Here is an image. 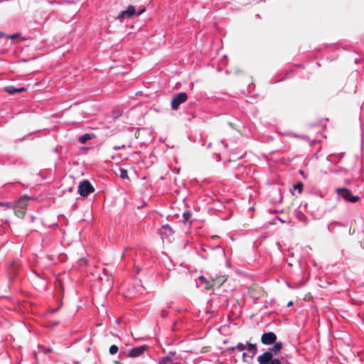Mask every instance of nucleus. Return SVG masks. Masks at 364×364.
Returning a JSON list of instances; mask_svg holds the SVG:
<instances>
[{
    "label": "nucleus",
    "mask_w": 364,
    "mask_h": 364,
    "mask_svg": "<svg viewBox=\"0 0 364 364\" xmlns=\"http://www.w3.org/2000/svg\"><path fill=\"white\" fill-rule=\"evenodd\" d=\"M161 316L163 317V318H166L167 316H168V311H166V310H162L161 311Z\"/></svg>",
    "instance_id": "obj_25"
},
{
    "label": "nucleus",
    "mask_w": 364,
    "mask_h": 364,
    "mask_svg": "<svg viewBox=\"0 0 364 364\" xmlns=\"http://www.w3.org/2000/svg\"><path fill=\"white\" fill-rule=\"evenodd\" d=\"M139 133H140V130H139V129H138L135 132V133H134V136H135V138H136V139H139Z\"/></svg>",
    "instance_id": "obj_27"
},
{
    "label": "nucleus",
    "mask_w": 364,
    "mask_h": 364,
    "mask_svg": "<svg viewBox=\"0 0 364 364\" xmlns=\"http://www.w3.org/2000/svg\"><path fill=\"white\" fill-rule=\"evenodd\" d=\"M4 91L8 92L9 94H11V95H14L16 93H19V92H25L27 90V89L24 87H19V88H16L13 85H8V86H6L4 87Z\"/></svg>",
    "instance_id": "obj_11"
},
{
    "label": "nucleus",
    "mask_w": 364,
    "mask_h": 364,
    "mask_svg": "<svg viewBox=\"0 0 364 364\" xmlns=\"http://www.w3.org/2000/svg\"><path fill=\"white\" fill-rule=\"evenodd\" d=\"M292 304H293L292 301H289V302L288 303V306H291Z\"/></svg>",
    "instance_id": "obj_32"
},
{
    "label": "nucleus",
    "mask_w": 364,
    "mask_h": 364,
    "mask_svg": "<svg viewBox=\"0 0 364 364\" xmlns=\"http://www.w3.org/2000/svg\"><path fill=\"white\" fill-rule=\"evenodd\" d=\"M103 272H104V274H106V273H107L106 269H104Z\"/></svg>",
    "instance_id": "obj_34"
},
{
    "label": "nucleus",
    "mask_w": 364,
    "mask_h": 364,
    "mask_svg": "<svg viewBox=\"0 0 364 364\" xmlns=\"http://www.w3.org/2000/svg\"><path fill=\"white\" fill-rule=\"evenodd\" d=\"M144 11H145V9H143L142 10L139 11L137 13V14H136V15H137V16L141 15L143 12H144Z\"/></svg>",
    "instance_id": "obj_30"
},
{
    "label": "nucleus",
    "mask_w": 364,
    "mask_h": 364,
    "mask_svg": "<svg viewBox=\"0 0 364 364\" xmlns=\"http://www.w3.org/2000/svg\"><path fill=\"white\" fill-rule=\"evenodd\" d=\"M198 280L203 284L206 290L212 289L211 277L209 279L205 278L204 276L198 277Z\"/></svg>",
    "instance_id": "obj_14"
},
{
    "label": "nucleus",
    "mask_w": 364,
    "mask_h": 364,
    "mask_svg": "<svg viewBox=\"0 0 364 364\" xmlns=\"http://www.w3.org/2000/svg\"><path fill=\"white\" fill-rule=\"evenodd\" d=\"M58 323H59L58 321V322H55V323H54V325H58Z\"/></svg>",
    "instance_id": "obj_37"
},
{
    "label": "nucleus",
    "mask_w": 364,
    "mask_h": 364,
    "mask_svg": "<svg viewBox=\"0 0 364 364\" xmlns=\"http://www.w3.org/2000/svg\"><path fill=\"white\" fill-rule=\"evenodd\" d=\"M248 294L254 300L255 303H257L259 299L267 295L263 288L257 284H252L249 287Z\"/></svg>",
    "instance_id": "obj_3"
},
{
    "label": "nucleus",
    "mask_w": 364,
    "mask_h": 364,
    "mask_svg": "<svg viewBox=\"0 0 364 364\" xmlns=\"http://www.w3.org/2000/svg\"><path fill=\"white\" fill-rule=\"evenodd\" d=\"M118 351V347L116 345H112L109 347V352L110 354L113 355L117 353Z\"/></svg>",
    "instance_id": "obj_19"
},
{
    "label": "nucleus",
    "mask_w": 364,
    "mask_h": 364,
    "mask_svg": "<svg viewBox=\"0 0 364 364\" xmlns=\"http://www.w3.org/2000/svg\"><path fill=\"white\" fill-rule=\"evenodd\" d=\"M273 344L272 348L257 357L259 364H268L271 360H274L273 357L277 355L283 348V343L281 342H275Z\"/></svg>",
    "instance_id": "obj_1"
},
{
    "label": "nucleus",
    "mask_w": 364,
    "mask_h": 364,
    "mask_svg": "<svg viewBox=\"0 0 364 364\" xmlns=\"http://www.w3.org/2000/svg\"><path fill=\"white\" fill-rule=\"evenodd\" d=\"M277 335L273 332L264 333L261 336V342L264 345H271L276 342Z\"/></svg>",
    "instance_id": "obj_7"
},
{
    "label": "nucleus",
    "mask_w": 364,
    "mask_h": 364,
    "mask_svg": "<svg viewBox=\"0 0 364 364\" xmlns=\"http://www.w3.org/2000/svg\"><path fill=\"white\" fill-rule=\"evenodd\" d=\"M91 139H92V134H85L82 135L80 137L79 141H80V143L84 144L87 141H88V140H90Z\"/></svg>",
    "instance_id": "obj_18"
},
{
    "label": "nucleus",
    "mask_w": 364,
    "mask_h": 364,
    "mask_svg": "<svg viewBox=\"0 0 364 364\" xmlns=\"http://www.w3.org/2000/svg\"><path fill=\"white\" fill-rule=\"evenodd\" d=\"M95 191V188L89 181L85 180L79 183L78 193L81 196L86 197Z\"/></svg>",
    "instance_id": "obj_4"
},
{
    "label": "nucleus",
    "mask_w": 364,
    "mask_h": 364,
    "mask_svg": "<svg viewBox=\"0 0 364 364\" xmlns=\"http://www.w3.org/2000/svg\"><path fill=\"white\" fill-rule=\"evenodd\" d=\"M302 188H303V183L301 182H299L296 185L294 186V188L295 190H298L299 193H301Z\"/></svg>",
    "instance_id": "obj_20"
},
{
    "label": "nucleus",
    "mask_w": 364,
    "mask_h": 364,
    "mask_svg": "<svg viewBox=\"0 0 364 364\" xmlns=\"http://www.w3.org/2000/svg\"><path fill=\"white\" fill-rule=\"evenodd\" d=\"M335 192L338 196H340L345 201L348 203H355L360 200V197L358 196L353 195L351 191L346 188H336L335 189Z\"/></svg>",
    "instance_id": "obj_2"
},
{
    "label": "nucleus",
    "mask_w": 364,
    "mask_h": 364,
    "mask_svg": "<svg viewBox=\"0 0 364 364\" xmlns=\"http://www.w3.org/2000/svg\"><path fill=\"white\" fill-rule=\"evenodd\" d=\"M120 177L122 178H128L127 171L125 170V169H121L120 170Z\"/></svg>",
    "instance_id": "obj_22"
},
{
    "label": "nucleus",
    "mask_w": 364,
    "mask_h": 364,
    "mask_svg": "<svg viewBox=\"0 0 364 364\" xmlns=\"http://www.w3.org/2000/svg\"><path fill=\"white\" fill-rule=\"evenodd\" d=\"M183 217L184 219V222L188 221L191 217V213L189 211L184 212L183 214Z\"/></svg>",
    "instance_id": "obj_23"
},
{
    "label": "nucleus",
    "mask_w": 364,
    "mask_h": 364,
    "mask_svg": "<svg viewBox=\"0 0 364 364\" xmlns=\"http://www.w3.org/2000/svg\"><path fill=\"white\" fill-rule=\"evenodd\" d=\"M136 14L135 7L129 5L127 10L122 11L117 16V19H123L124 18H130Z\"/></svg>",
    "instance_id": "obj_10"
},
{
    "label": "nucleus",
    "mask_w": 364,
    "mask_h": 364,
    "mask_svg": "<svg viewBox=\"0 0 364 364\" xmlns=\"http://www.w3.org/2000/svg\"><path fill=\"white\" fill-rule=\"evenodd\" d=\"M28 198L26 196L21 197L16 202V205L20 208H23L26 210L28 206Z\"/></svg>",
    "instance_id": "obj_15"
},
{
    "label": "nucleus",
    "mask_w": 364,
    "mask_h": 364,
    "mask_svg": "<svg viewBox=\"0 0 364 364\" xmlns=\"http://www.w3.org/2000/svg\"><path fill=\"white\" fill-rule=\"evenodd\" d=\"M188 100V95L186 92L177 93L171 100V107L173 110H176L178 107Z\"/></svg>",
    "instance_id": "obj_5"
},
{
    "label": "nucleus",
    "mask_w": 364,
    "mask_h": 364,
    "mask_svg": "<svg viewBox=\"0 0 364 364\" xmlns=\"http://www.w3.org/2000/svg\"><path fill=\"white\" fill-rule=\"evenodd\" d=\"M159 364H178L176 362H174L171 355H166L164 358H162L160 360Z\"/></svg>",
    "instance_id": "obj_17"
},
{
    "label": "nucleus",
    "mask_w": 364,
    "mask_h": 364,
    "mask_svg": "<svg viewBox=\"0 0 364 364\" xmlns=\"http://www.w3.org/2000/svg\"><path fill=\"white\" fill-rule=\"evenodd\" d=\"M235 350H236L235 346H231V347L228 348V351H229V352H233Z\"/></svg>",
    "instance_id": "obj_28"
},
{
    "label": "nucleus",
    "mask_w": 364,
    "mask_h": 364,
    "mask_svg": "<svg viewBox=\"0 0 364 364\" xmlns=\"http://www.w3.org/2000/svg\"><path fill=\"white\" fill-rule=\"evenodd\" d=\"M126 146L125 144H122V146L114 147L115 149H119L120 148H124Z\"/></svg>",
    "instance_id": "obj_29"
},
{
    "label": "nucleus",
    "mask_w": 364,
    "mask_h": 364,
    "mask_svg": "<svg viewBox=\"0 0 364 364\" xmlns=\"http://www.w3.org/2000/svg\"><path fill=\"white\" fill-rule=\"evenodd\" d=\"M56 311H57V309H53V310L51 311V312L54 313V312H55Z\"/></svg>",
    "instance_id": "obj_35"
},
{
    "label": "nucleus",
    "mask_w": 364,
    "mask_h": 364,
    "mask_svg": "<svg viewBox=\"0 0 364 364\" xmlns=\"http://www.w3.org/2000/svg\"><path fill=\"white\" fill-rule=\"evenodd\" d=\"M147 349V346H140L132 348L128 353V356L130 358H136L143 354Z\"/></svg>",
    "instance_id": "obj_8"
},
{
    "label": "nucleus",
    "mask_w": 364,
    "mask_h": 364,
    "mask_svg": "<svg viewBox=\"0 0 364 364\" xmlns=\"http://www.w3.org/2000/svg\"><path fill=\"white\" fill-rule=\"evenodd\" d=\"M236 350L239 351H243L247 349L249 353H251V360H253V358L257 354V348L256 344L247 342L246 345H244L242 343H239L235 346Z\"/></svg>",
    "instance_id": "obj_6"
},
{
    "label": "nucleus",
    "mask_w": 364,
    "mask_h": 364,
    "mask_svg": "<svg viewBox=\"0 0 364 364\" xmlns=\"http://www.w3.org/2000/svg\"><path fill=\"white\" fill-rule=\"evenodd\" d=\"M18 264L15 262H13L10 264V266L9 267V269H8V271H9L8 274H9V279L14 278V277L16 274V269H18Z\"/></svg>",
    "instance_id": "obj_13"
},
{
    "label": "nucleus",
    "mask_w": 364,
    "mask_h": 364,
    "mask_svg": "<svg viewBox=\"0 0 364 364\" xmlns=\"http://www.w3.org/2000/svg\"><path fill=\"white\" fill-rule=\"evenodd\" d=\"M40 348L42 349L43 353H45V354L50 353L53 350L52 348H44V347H41V346Z\"/></svg>",
    "instance_id": "obj_24"
},
{
    "label": "nucleus",
    "mask_w": 364,
    "mask_h": 364,
    "mask_svg": "<svg viewBox=\"0 0 364 364\" xmlns=\"http://www.w3.org/2000/svg\"><path fill=\"white\" fill-rule=\"evenodd\" d=\"M5 36V34L2 32H0V37Z\"/></svg>",
    "instance_id": "obj_31"
},
{
    "label": "nucleus",
    "mask_w": 364,
    "mask_h": 364,
    "mask_svg": "<svg viewBox=\"0 0 364 364\" xmlns=\"http://www.w3.org/2000/svg\"><path fill=\"white\" fill-rule=\"evenodd\" d=\"M173 230L168 225H163L160 229V234L162 236L168 237L173 234Z\"/></svg>",
    "instance_id": "obj_12"
},
{
    "label": "nucleus",
    "mask_w": 364,
    "mask_h": 364,
    "mask_svg": "<svg viewBox=\"0 0 364 364\" xmlns=\"http://www.w3.org/2000/svg\"><path fill=\"white\" fill-rule=\"evenodd\" d=\"M14 211L15 215L21 219H23L24 218L26 213V210L17 207L16 205H15V206L14 208Z\"/></svg>",
    "instance_id": "obj_16"
},
{
    "label": "nucleus",
    "mask_w": 364,
    "mask_h": 364,
    "mask_svg": "<svg viewBox=\"0 0 364 364\" xmlns=\"http://www.w3.org/2000/svg\"><path fill=\"white\" fill-rule=\"evenodd\" d=\"M228 277L225 275H220L218 277H211L212 289L218 288L222 286L226 281Z\"/></svg>",
    "instance_id": "obj_9"
},
{
    "label": "nucleus",
    "mask_w": 364,
    "mask_h": 364,
    "mask_svg": "<svg viewBox=\"0 0 364 364\" xmlns=\"http://www.w3.org/2000/svg\"><path fill=\"white\" fill-rule=\"evenodd\" d=\"M114 363L115 364H123V363H120L119 361H115Z\"/></svg>",
    "instance_id": "obj_33"
},
{
    "label": "nucleus",
    "mask_w": 364,
    "mask_h": 364,
    "mask_svg": "<svg viewBox=\"0 0 364 364\" xmlns=\"http://www.w3.org/2000/svg\"><path fill=\"white\" fill-rule=\"evenodd\" d=\"M242 360L244 363H248V364H252V360H248L247 359V355L246 353H243L242 355Z\"/></svg>",
    "instance_id": "obj_21"
},
{
    "label": "nucleus",
    "mask_w": 364,
    "mask_h": 364,
    "mask_svg": "<svg viewBox=\"0 0 364 364\" xmlns=\"http://www.w3.org/2000/svg\"><path fill=\"white\" fill-rule=\"evenodd\" d=\"M7 37L11 38V39H14V38L18 37V33H14V34H12L11 36H8Z\"/></svg>",
    "instance_id": "obj_26"
},
{
    "label": "nucleus",
    "mask_w": 364,
    "mask_h": 364,
    "mask_svg": "<svg viewBox=\"0 0 364 364\" xmlns=\"http://www.w3.org/2000/svg\"><path fill=\"white\" fill-rule=\"evenodd\" d=\"M5 205L7 206V207L9 206V203H6Z\"/></svg>",
    "instance_id": "obj_36"
}]
</instances>
